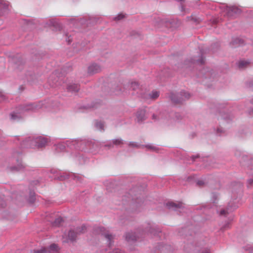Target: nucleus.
<instances>
[{
  "label": "nucleus",
  "instance_id": "1",
  "mask_svg": "<svg viewBox=\"0 0 253 253\" xmlns=\"http://www.w3.org/2000/svg\"><path fill=\"white\" fill-rule=\"evenodd\" d=\"M42 106L43 103L41 102L32 104L21 105L18 107V111L19 112V113H13L11 114V119L12 120L19 119L20 118V115H19V113H22L29 111H36L42 108Z\"/></svg>",
  "mask_w": 253,
  "mask_h": 253
},
{
  "label": "nucleus",
  "instance_id": "2",
  "mask_svg": "<svg viewBox=\"0 0 253 253\" xmlns=\"http://www.w3.org/2000/svg\"><path fill=\"white\" fill-rule=\"evenodd\" d=\"M190 97V94L185 91H181L175 93H170L169 95V98L174 104H181L189 99Z\"/></svg>",
  "mask_w": 253,
  "mask_h": 253
},
{
  "label": "nucleus",
  "instance_id": "3",
  "mask_svg": "<svg viewBox=\"0 0 253 253\" xmlns=\"http://www.w3.org/2000/svg\"><path fill=\"white\" fill-rule=\"evenodd\" d=\"M26 142L29 144V147L31 148H41L47 144L48 139L40 136L33 139L29 138L26 140Z\"/></svg>",
  "mask_w": 253,
  "mask_h": 253
},
{
  "label": "nucleus",
  "instance_id": "4",
  "mask_svg": "<svg viewBox=\"0 0 253 253\" xmlns=\"http://www.w3.org/2000/svg\"><path fill=\"white\" fill-rule=\"evenodd\" d=\"M86 231V228L84 226L78 227L74 230H70L68 233V240L71 242L75 241L77 237L84 233Z\"/></svg>",
  "mask_w": 253,
  "mask_h": 253
},
{
  "label": "nucleus",
  "instance_id": "5",
  "mask_svg": "<svg viewBox=\"0 0 253 253\" xmlns=\"http://www.w3.org/2000/svg\"><path fill=\"white\" fill-rule=\"evenodd\" d=\"M60 248L55 244H51L49 248H42L41 249L34 250L30 253H60Z\"/></svg>",
  "mask_w": 253,
  "mask_h": 253
},
{
  "label": "nucleus",
  "instance_id": "6",
  "mask_svg": "<svg viewBox=\"0 0 253 253\" xmlns=\"http://www.w3.org/2000/svg\"><path fill=\"white\" fill-rule=\"evenodd\" d=\"M96 234H100L103 236L107 240L109 246L112 245V241L114 239V236L110 234L108 231L106 230L104 227H97L94 229Z\"/></svg>",
  "mask_w": 253,
  "mask_h": 253
},
{
  "label": "nucleus",
  "instance_id": "7",
  "mask_svg": "<svg viewBox=\"0 0 253 253\" xmlns=\"http://www.w3.org/2000/svg\"><path fill=\"white\" fill-rule=\"evenodd\" d=\"M143 230H137L136 232H128L126 234V239L128 242H133L142 237L144 234Z\"/></svg>",
  "mask_w": 253,
  "mask_h": 253
},
{
  "label": "nucleus",
  "instance_id": "8",
  "mask_svg": "<svg viewBox=\"0 0 253 253\" xmlns=\"http://www.w3.org/2000/svg\"><path fill=\"white\" fill-rule=\"evenodd\" d=\"M241 10L236 6H226L224 9L225 14L229 17L234 16L236 14L240 13Z\"/></svg>",
  "mask_w": 253,
  "mask_h": 253
},
{
  "label": "nucleus",
  "instance_id": "9",
  "mask_svg": "<svg viewBox=\"0 0 253 253\" xmlns=\"http://www.w3.org/2000/svg\"><path fill=\"white\" fill-rule=\"evenodd\" d=\"M128 86L129 87V89L136 92L138 96H141L142 98L146 97L143 96V95L141 94L140 93L141 86L138 82L136 81L129 82L128 83Z\"/></svg>",
  "mask_w": 253,
  "mask_h": 253
},
{
  "label": "nucleus",
  "instance_id": "10",
  "mask_svg": "<svg viewBox=\"0 0 253 253\" xmlns=\"http://www.w3.org/2000/svg\"><path fill=\"white\" fill-rule=\"evenodd\" d=\"M167 206L169 209H173L175 211H181V210H183V209L184 208V204L181 202L177 203L169 202L167 204Z\"/></svg>",
  "mask_w": 253,
  "mask_h": 253
},
{
  "label": "nucleus",
  "instance_id": "11",
  "mask_svg": "<svg viewBox=\"0 0 253 253\" xmlns=\"http://www.w3.org/2000/svg\"><path fill=\"white\" fill-rule=\"evenodd\" d=\"M101 70L99 65L96 63L91 64L88 68V73L93 75L99 73Z\"/></svg>",
  "mask_w": 253,
  "mask_h": 253
},
{
  "label": "nucleus",
  "instance_id": "12",
  "mask_svg": "<svg viewBox=\"0 0 253 253\" xmlns=\"http://www.w3.org/2000/svg\"><path fill=\"white\" fill-rule=\"evenodd\" d=\"M146 111L144 109H139L136 113V121L138 123H141L146 119Z\"/></svg>",
  "mask_w": 253,
  "mask_h": 253
},
{
  "label": "nucleus",
  "instance_id": "13",
  "mask_svg": "<svg viewBox=\"0 0 253 253\" xmlns=\"http://www.w3.org/2000/svg\"><path fill=\"white\" fill-rule=\"evenodd\" d=\"M170 247L169 245L160 244L157 247V250L160 252V253H169V250Z\"/></svg>",
  "mask_w": 253,
  "mask_h": 253
},
{
  "label": "nucleus",
  "instance_id": "14",
  "mask_svg": "<svg viewBox=\"0 0 253 253\" xmlns=\"http://www.w3.org/2000/svg\"><path fill=\"white\" fill-rule=\"evenodd\" d=\"M67 90L72 93L78 92L80 89L79 85L78 84H69L67 86Z\"/></svg>",
  "mask_w": 253,
  "mask_h": 253
},
{
  "label": "nucleus",
  "instance_id": "15",
  "mask_svg": "<svg viewBox=\"0 0 253 253\" xmlns=\"http://www.w3.org/2000/svg\"><path fill=\"white\" fill-rule=\"evenodd\" d=\"M8 3L5 2L4 0H0V10L1 13L5 12L8 9Z\"/></svg>",
  "mask_w": 253,
  "mask_h": 253
},
{
  "label": "nucleus",
  "instance_id": "16",
  "mask_svg": "<svg viewBox=\"0 0 253 253\" xmlns=\"http://www.w3.org/2000/svg\"><path fill=\"white\" fill-rule=\"evenodd\" d=\"M160 95V93L157 91H153L148 95V96L143 95V96L146 97L145 98H150L152 99H156Z\"/></svg>",
  "mask_w": 253,
  "mask_h": 253
},
{
  "label": "nucleus",
  "instance_id": "17",
  "mask_svg": "<svg viewBox=\"0 0 253 253\" xmlns=\"http://www.w3.org/2000/svg\"><path fill=\"white\" fill-rule=\"evenodd\" d=\"M112 143L114 146H122L124 144V141L121 138L112 139Z\"/></svg>",
  "mask_w": 253,
  "mask_h": 253
},
{
  "label": "nucleus",
  "instance_id": "18",
  "mask_svg": "<svg viewBox=\"0 0 253 253\" xmlns=\"http://www.w3.org/2000/svg\"><path fill=\"white\" fill-rule=\"evenodd\" d=\"M243 43V41L239 39H234L232 42L230 43L232 47L236 46L237 45H241Z\"/></svg>",
  "mask_w": 253,
  "mask_h": 253
},
{
  "label": "nucleus",
  "instance_id": "19",
  "mask_svg": "<svg viewBox=\"0 0 253 253\" xmlns=\"http://www.w3.org/2000/svg\"><path fill=\"white\" fill-rule=\"evenodd\" d=\"M250 64V62L247 60H240L238 62V67L240 69L246 67Z\"/></svg>",
  "mask_w": 253,
  "mask_h": 253
},
{
  "label": "nucleus",
  "instance_id": "20",
  "mask_svg": "<svg viewBox=\"0 0 253 253\" xmlns=\"http://www.w3.org/2000/svg\"><path fill=\"white\" fill-rule=\"evenodd\" d=\"M17 162H18V165L17 167H12L11 168V170H21L22 169H23L24 168V166H23V165L21 163V162H20V159H18L17 160Z\"/></svg>",
  "mask_w": 253,
  "mask_h": 253
},
{
  "label": "nucleus",
  "instance_id": "21",
  "mask_svg": "<svg viewBox=\"0 0 253 253\" xmlns=\"http://www.w3.org/2000/svg\"><path fill=\"white\" fill-rule=\"evenodd\" d=\"M95 126L97 129L104 130V124L101 122H96Z\"/></svg>",
  "mask_w": 253,
  "mask_h": 253
},
{
  "label": "nucleus",
  "instance_id": "22",
  "mask_svg": "<svg viewBox=\"0 0 253 253\" xmlns=\"http://www.w3.org/2000/svg\"><path fill=\"white\" fill-rule=\"evenodd\" d=\"M62 221L61 217H58L55 219L54 221H51L53 226H58L60 225V223Z\"/></svg>",
  "mask_w": 253,
  "mask_h": 253
},
{
  "label": "nucleus",
  "instance_id": "23",
  "mask_svg": "<svg viewBox=\"0 0 253 253\" xmlns=\"http://www.w3.org/2000/svg\"><path fill=\"white\" fill-rule=\"evenodd\" d=\"M145 147L153 151H157L158 150V148L156 146L152 145H146Z\"/></svg>",
  "mask_w": 253,
  "mask_h": 253
},
{
  "label": "nucleus",
  "instance_id": "24",
  "mask_svg": "<svg viewBox=\"0 0 253 253\" xmlns=\"http://www.w3.org/2000/svg\"><path fill=\"white\" fill-rule=\"evenodd\" d=\"M66 148V145L64 143H59L57 146V149L60 151H63Z\"/></svg>",
  "mask_w": 253,
  "mask_h": 253
},
{
  "label": "nucleus",
  "instance_id": "25",
  "mask_svg": "<svg viewBox=\"0 0 253 253\" xmlns=\"http://www.w3.org/2000/svg\"><path fill=\"white\" fill-rule=\"evenodd\" d=\"M229 208H227L226 209L222 210L220 211V215H226L229 213Z\"/></svg>",
  "mask_w": 253,
  "mask_h": 253
},
{
  "label": "nucleus",
  "instance_id": "26",
  "mask_svg": "<svg viewBox=\"0 0 253 253\" xmlns=\"http://www.w3.org/2000/svg\"><path fill=\"white\" fill-rule=\"evenodd\" d=\"M188 20H192L195 23H199V19L197 18L196 17H195L193 15H192L190 17H188Z\"/></svg>",
  "mask_w": 253,
  "mask_h": 253
},
{
  "label": "nucleus",
  "instance_id": "27",
  "mask_svg": "<svg viewBox=\"0 0 253 253\" xmlns=\"http://www.w3.org/2000/svg\"><path fill=\"white\" fill-rule=\"evenodd\" d=\"M35 200V193L31 192L30 193V199L29 201L31 203H33Z\"/></svg>",
  "mask_w": 253,
  "mask_h": 253
},
{
  "label": "nucleus",
  "instance_id": "28",
  "mask_svg": "<svg viewBox=\"0 0 253 253\" xmlns=\"http://www.w3.org/2000/svg\"><path fill=\"white\" fill-rule=\"evenodd\" d=\"M109 253H124V252L119 249H115Z\"/></svg>",
  "mask_w": 253,
  "mask_h": 253
},
{
  "label": "nucleus",
  "instance_id": "29",
  "mask_svg": "<svg viewBox=\"0 0 253 253\" xmlns=\"http://www.w3.org/2000/svg\"><path fill=\"white\" fill-rule=\"evenodd\" d=\"M125 17V15L123 14H119L117 16L115 17L114 19L115 20H120L124 18Z\"/></svg>",
  "mask_w": 253,
  "mask_h": 253
},
{
  "label": "nucleus",
  "instance_id": "30",
  "mask_svg": "<svg viewBox=\"0 0 253 253\" xmlns=\"http://www.w3.org/2000/svg\"><path fill=\"white\" fill-rule=\"evenodd\" d=\"M128 145L129 147H139L137 144H136V143H135L133 142H129Z\"/></svg>",
  "mask_w": 253,
  "mask_h": 253
},
{
  "label": "nucleus",
  "instance_id": "31",
  "mask_svg": "<svg viewBox=\"0 0 253 253\" xmlns=\"http://www.w3.org/2000/svg\"><path fill=\"white\" fill-rule=\"evenodd\" d=\"M5 99V95L2 92L0 91V101Z\"/></svg>",
  "mask_w": 253,
  "mask_h": 253
},
{
  "label": "nucleus",
  "instance_id": "32",
  "mask_svg": "<svg viewBox=\"0 0 253 253\" xmlns=\"http://www.w3.org/2000/svg\"><path fill=\"white\" fill-rule=\"evenodd\" d=\"M5 206V203L4 201L1 198H0V207H4Z\"/></svg>",
  "mask_w": 253,
  "mask_h": 253
},
{
  "label": "nucleus",
  "instance_id": "33",
  "mask_svg": "<svg viewBox=\"0 0 253 253\" xmlns=\"http://www.w3.org/2000/svg\"><path fill=\"white\" fill-rule=\"evenodd\" d=\"M68 174H66L65 175H61L59 177V179L60 180H63L67 178H68Z\"/></svg>",
  "mask_w": 253,
  "mask_h": 253
},
{
  "label": "nucleus",
  "instance_id": "34",
  "mask_svg": "<svg viewBox=\"0 0 253 253\" xmlns=\"http://www.w3.org/2000/svg\"><path fill=\"white\" fill-rule=\"evenodd\" d=\"M197 184L199 186H202L205 184V182L203 180H198L197 182Z\"/></svg>",
  "mask_w": 253,
  "mask_h": 253
},
{
  "label": "nucleus",
  "instance_id": "35",
  "mask_svg": "<svg viewBox=\"0 0 253 253\" xmlns=\"http://www.w3.org/2000/svg\"><path fill=\"white\" fill-rule=\"evenodd\" d=\"M114 146V145L113 144L112 140L111 141V142H109L108 144H107L105 145L106 147H108L109 148L113 147Z\"/></svg>",
  "mask_w": 253,
  "mask_h": 253
},
{
  "label": "nucleus",
  "instance_id": "36",
  "mask_svg": "<svg viewBox=\"0 0 253 253\" xmlns=\"http://www.w3.org/2000/svg\"><path fill=\"white\" fill-rule=\"evenodd\" d=\"M66 41L69 43L70 42H71V41H72V39L70 38V36H69L68 34H66Z\"/></svg>",
  "mask_w": 253,
  "mask_h": 253
},
{
  "label": "nucleus",
  "instance_id": "37",
  "mask_svg": "<svg viewBox=\"0 0 253 253\" xmlns=\"http://www.w3.org/2000/svg\"><path fill=\"white\" fill-rule=\"evenodd\" d=\"M155 229L153 228H150L149 229V232L151 234H153L154 235H156V233L154 232Z\"/></svg>",
  "mask_w": 253,
  "mask_h": 253
},
{
  "label": "nucleus",
  "instance_id": "38",
  "mask_svg": "<svg viewBox=\"0 0 253 253\" xmlns=\"http://www.w3.org/2000/svg\"><path fill=\"white\" fill-rule=\"evenodd\" d=\"M176 120L177 121H179L182 118L181 116L180 115H179V114L176 115Z\"/></svg>",
  "mask_w": 253,
  "mask_h": 253
},
{
  "label": "nucleus",
  "instance_id": "39",
  "mask_svg": "<svg viewBox=\"0 0 253 253\" xmlns=\"http://www.w3.org/2000/svg\"><path fill=\"white\" fill-rule=\"evenodd\" d=\"M248 182L250 184H252V183H253V177L252 178L249 179Z\"/></svg>",
  "mask_w": 253,
  "mask_h": 253
},
{
  "label": "nucleus",
  "instance_id": "40",
  "mask_svg": "<svg viewBox=\"0 0 253 253\" xmlns=\"http://www.w3.org/2000/svg\"><path fill=\"white\" fill-rule=\"evenodd\" d=\"M199 155H195V156H193L192 157V160H193V161H195V159L198 158H199Z\"/></svg>",
  "mask_w": 253,
  "mask_h": 253
},
{
  "label": "nucleus",
  "instance_id": "41",
  "mask_svg": "<svg viewBox=\"0 0 253 253\" xmlns=\"http://www.w3.org/2000/svg\"><path fill=\"white\" fill-rule=\"evenodd\" d=\"M122 90L120 89V88H119L116 91V94H120L121 93H122Z\"/></svg>",
  "mask_w": 253,
  "mask_h": 253
},
{
  "label": "nucleus",
  "instance_id": "42",
  "mask_svg": "<svg viewBox=\"0 0 253 253\" xmlns=\"http://www.w3.org/2000/svg\"><path fill=\"white\" fill-rule=\"evenodd\" d=\"M58 24L56 23L55 21H52L50 22V25L52 26H55V25H57Z\"/></svg>",
  "mask_w": 253,
  "mask_h": 253
},
{
  "label": "nucleus",
  "instance_id": "43",
  "mask_svg": "<svg viewBox=\"0 0 253 253\" xmlns=\"http://www.w3.org/2000/svg\"><path fill=\"white\" fill-rule=\"evenodd\" d=\"M197 62H198L199 63L201 64H203V63H204V60H203V59H200V60H199L197 61Z\"/></svg>",
  "mask_w": 253,
  "mask_h": 253
},
{
  "label": "nucleus",
  "instance_id": "44",
  "mask_svg": "<svg viewBox=\"0 0 253 253\" xmlns=\"http://www.w3.org/2000/svg\"><path fill=\"white\" fill-rule=\"evenodd\" d=\"M249 114L253 115V108L250 109L249 111Z\"/></svg>",
  "mask_w": 253,
  "mask_h": 253
},
{
  "label": "nucleus",
  "instance_id": "45",
  "mask_svg": "<svg viewBox=\"0 0 253 253\" xmlns=\"http://www.w3.org/2000/svg\"><path fill=\"white\" fill-rule=\"evenodd\" d=\"M202 253H210L209 250H205V251Z\"/></svg>",
  "mask_w": 253,
  "mask_h": 253
},
{
  "label": "nucleus",
  "instance_id": "46",
  "mask_svg": "<svg viewBox=\"0 0 253 253\" xmlns=\"http://www.w3.org/2000/svg\"><path fill=\"white\" fill-rule=\"evenodd\" d=\"M229 225L228 224H227L226 225H225L224 226V228H226L227 227H228Z\"/></svg>",
  "mask_w": 253,
  "mask_h": 253
},
{
  "label": "nucleus",
  "instance_id": "47",
  "mask_svg": "<svg viewBox=\"0 0 253 253\" xmlns=\"http://www.w3.org/2000/svg\"><path fill=\"white\" fill-rule=\"evenodd\" d=\"M250 101L252 104H253V98Z\"/></svg>",
  "mask_w": 253,
  "mask_h": 253
},
{
  "label": "nucleus",
  "instance_id": "48",
  "mask_svg": "<svg viewBox=\"0 0 253 253\" xmlns=\"http://www.w3.org/2000/svg\"><path fill=\"white\" fill-rule=\"evenodd\" d=\"M183 6H181V10L183 11Z\"/></svg>",
  "mask_w": 253,
  "mask_h": 253
},
{
  "label": "nucleus",
  "instance_id": "49",
  "mask_svg": "<svg viewBox=\"0 0 253 253\" xmlns=\"http://www.w3.org/2000/svg\"><path fill=\"white\" fill-rule=\"evenodd\" d=\"M218 132L221 131V130L220 129H217Z\"/></svg>",
  "mask_w": 253,
  "mask_h": 253
},
{
  "label": "nucleus",
  "instance_id": "50",
  "mask_svg": "<svg viewBox=\"0 0 253 253\" xmlns=\"http://www.w3.org/2000/svg\"><path fill=\"white\" fill-rule=\"evenodd\" d=\"M192 63H194V60L193 59H192L191 61Z\"/></svg>",
  "mask_w": 253,
  "mask_h": 253
},
{
  "label": "nucleus",
  "instance_id": "51",
  "mask_svg": "<svg viewBox=\"0 0 253 253\" xmlns=\"http://www.w3.org/2000/svg\"><path fill=\"white\" fill-rule=\"evenodd\" d=\"M251 84H252L251 86H253V83H251Z\"/></svg>",
  "mask_w": 253,
  "mask_h": 253
}]
</instances>
